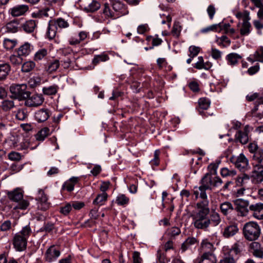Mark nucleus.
I'll list each match as a JSON object with an SVG mask.
<instances>
[{"label":"nucleus","mask_w":263,"mask_h":263,"mask_svg":"<svg viewBox=\"0 0 263 263\" xmlns=\"http://www.w3.org/2000/svg\"><path fill=\"white\" fill-rule=\"evenodd\" d=\"M108 60H109L108 56L106 54L102 53L95 55L92 60V63L96 65L99 64L100 62H105Z\"/></svg>","instance_id":"nucleus-46"},{"label":"nucleus","mask_w":263,"mask_h":263,"mask_svg":"<svg viewBox=\"0 0 263 263\" xmlns=\"http://www.w3.org/2000/svg\"><path fill=\"white\" fill-rule=\"evenodd\" d=\"M250 20L243 21L240 29V33L242 35H248L251 32V25L249 22Z\"/></svg>","instance_id":"nucleus-31"},{"label":"nucleus","mask_w":263,"mask_h":263,"mask_svg":"<svg viewBox=\"0 0 263 263\" xmlns=\"http://www.w3.org/2000/svg\"><path fill=\"white\" fill-rule=\"evenodd\" d=\"M246 242L243 240H239L236 241L230 250L229 253L233 252L236 255L240 254L244 250Z\"/></svg>","instance_id":"nucleus-20"},{"label":"nucleus","mask_w":263,"mask_h":263,"mask_svg":"<svg viewBox=\"0 0 263 263\" xmlns=\"http://www.w3.org/2000/svg\"><path fill=\"white\" fill-rule=\"evenodd\" d=\"M29 205V202L27 200H24L23 199L21 200H20V202L14 208V209L25 210L28 208Z\"/></svg>","instance_id":"nucleus-56"},{"label":"nucleus","mask_w":263,"mask_h":263,"mask_svg":"<svg viewBox=\"0 0 263 263\" xmlns=\"http://www.w3.org/2000/svg\"><path fill=\"white\" fill-rule=\"evenodd\" d=\"M78 177H72L65 182L62 186V189L66 190L69 192L73 190L74 185L78 182Z\"/></svg>","instance_id":"nucleus-27"},{"label":"nucleus","mask_w":263,"mask_h":263,"mask_svg":"<svg viewBox=\"0 0 263 263\" xmlns=\"http://www.w3.org/2000/svg\"><path fill=\"white\" fill-rule=\"evenodd\" d=\"M249 209L253 216L258 220H263V203L257 202L251 204Z\"/></svg>","instance_id":"nucleus-11"},{"label":"nucleus","mask_w":263,"mask_h":263,"mask_svg":"<svg viewBox=\"0 0 263 263\" xmlns=\"http://www.w3.org/2000/svg\"><path fill=\"white\" fill-rule=\"evenodd\" d=\"M60 255V251L54 246L49 247L45 254L46 261L51 262L55 260Z\"/></svg>","instance_id":"nucleus-14"},{"label":"nucleus","mask_w":263,"mask_h":263,"mask_svg":"<svg viewBox=\"0 0 263 263\" xmlns=\"http://www.w3.org/2000/svg\"><path fill=\"white\" fill-rule=\"evenodd\" d=\"M252 182L254 184H259L263 181V165L254 164L250 175Z\"/></svg>","instance_id":"nucleus-9"},{"label":"nucleus","mask_w":263,"mask_h":263,"mask_svg":"<svg viewBox=\"0 0 263 263\" xmlns=\"http://www.w3.org/2000/svg\"><path fill=\"white\" fill-rule=\"evenodd\" d=\"M220 210L225 215L230 213L233 209L232 204L229 202H224L220 205Z\"/></svg>","instance_id":"nucleus-39"},{"label":"nucleus","mask_w":263,"mask_h":263,"mask_svg":"<svg viewBox=\"0 0 263 263\" xmlns=\"http://www.w3.org/2000/svg\"><path fill=\"white\" fill-rule=\"evenodd\" d=\"M50 9L49 8H46L45 9L39 10L32 13V16L34 17H48L49 14L48 12L50 11Z\"/></svg>","instance_id":"nucleus-42"},{"label":"nucleus","mask_w":263,"mask_h":263,"mask_svg":"<svg viewBox=\"0 0 263 263\" xmlns=\"http://www.w3.org/2000/svg\"><path fill=\"white\" fill-rule=\"evenodd\" d=\"M71 210V205L70 203L66 204L64 206L61 208L60 212L64 215H67Z\"/></svg>","instance_id":"nucleus-64"},{"label":"nucleus","mask_w":263,"mask_h":263,"mask_svg":"<svg viewBox=\"0 0 263 263\" xmlns=\"http://www.w3.org/2000/svg\"><path fill=\"white\" fill-rule=\"evenodd\" d=\"M219 162H220L219 161L217 162L211 163L208 166V169L209 170V172L208 173L216 175L217 170L218 168Z\"/></svg>","instance_id":"nucleus-57"},{"label":"nucleus","mask_w":263,"mask_h":263,"mask_svg":"<svg viewBox=\"0 0 263 263\" xmlns=\"http://www.w3.org/2000/svg\"><path fill=\"white\" fill-rule=\"evenodd\" d=\"M60 63L58 60H54L53 62H51L48 66L47 68V71L51 73L54 71H55L59 67Z\"/></svg>","instance_id":"nucleus-55"},{"label":"nucleus","mask_w":263,"mask_h":263,"mask_svg":"<svg viewBox=\"0 0 263 263\" xmlns=\"http://www.w3.org/2000/svg\"><path fill=\"white\" fill-rule=\"evenodd\" d=\"M222 183V181L219 177L206 173L201 180V185L198 187V189L201 191V196L205 198L206 197L205 192L206 190H212L214 187H218Z\"/></svg>","instance_id":"nucleus-2"},{"label":"nucleus","mask_w":263,"mask_h":263,"mask_svg":"<svg viewBox=\"0 0 263 263\" xmlns=\"http://www.w3.org/2000/svg\"><path fill=\"white\" fill-rule=\"evenodd\" d=\"M56 29L57 27L54 24L49 23L47 35L49 39H52L55 36Z\"/></svg>","instance_id":"nucleus-44"},{"label":"nucleus","mask_w":263,"mask_h":263,"mask_svg":"<svg viewBox=\"0 0 263 263\" xmlns=\"http://www.w3.org/2000/svg\"><path fill=\"white\" fill-rule=\"evenodd\" d=\"M200 51V48L199 47L191 46L189 48V51L190 52V55L192 56V58L196 57Z\"/></svg>","instance_id":"nucleus-62"},{"label":"nucleus","mask_w":263,"mask_h":263,"mask_svg":"<svg viewBox=\"0 0 263 263\" xmlns=\"http://www.w3.org/2000/svg\"><path fill=\"white\" fill-rule=\"evenodd\" d=\"M181 26L179 22H175L171 32L172 34L176 37H178L181 31Z\"/></svg>","instance_id":"nucleus-49"},{"label":"nucleus","mask_w":263,"mask_h":263,"mask_svg":"<svg viewBox=\"0 0 263 263\" xmlns=\"http://www.w3.org/2000/svg\"><path fill=\"white\" fill-rule=\"evenodd\" d=\"M252 160L253 161V165L260 164L263 162V152L260 149L259 151L256 152L252 156Z\"/></svg>","instance_id":"nucleus-37"},{"label":"nucleus","mask_w":263,"mask_h":263,"mask_svg":"<svg viewBox=\"0 0 263 263\" xmlns=\"http://www.w3.org/2000/svg\"><path fill=\"white\" fill-rule=\"evenodd\" d=\"M8 158L12 161H19L21 159V155L19 153L12 152L8 155Z\"/></svg>","instance_id":"nucleus-60"},{"label":"nucleus","mask_w":263,"mask_h":263,"mask_svg":"<svg viewBox=\"0 0 263 263\" xmlns=\"http://www.w3.org/2000/svg\"><path fill=\"white\" fill-rule=\"evenodd\" d=\"M107 194L106 193L99 194L93 200V203L99 205H102L103 202L106 200Z\"/></svg>","instance_id":"nucleus-47"},{"label":"nucleus","mask_w":263,"mask_h":263,"mask_svg":"<svg viewBox=\"0 0 263 263\" xmlns=\"http://www.w3.org/2000/svg\"><path fill=\"white\" fill-rule=\"evenodd\" d=\"M261 229L259 224L254 221L246 223L243 227V235L249 241H255L260 236Z\"/></svg>","instance_id":"nucleus-4"},{"label":"nucleus","mask_w":263,"mask_h":263,"mask_svg":"<svg viewBox=\"0 0 263 263\" xmlns=\"http://www.w3.org/2000/svg\"><path fill=\"white\" fill-rule=\"evenodd\" d=\"M252 57L254 58V60H252L251 58H249V61L251 62L258 61L261 63H263V46L259 47L254 52Z\"/></svg>","instance_id":"nucleus-28"},{"label":"nucleus","mask_w":263,"mask_h":263,"mask_svg":"<svg viewBox=\"0 0 263 263\" xmlns=\"http://www.w3.org/2000/svg\"><path fill=\"white\" fill-rule=\"evenodd\" d=\"M25 105L29 107H37L41 105L44 101V98L42 95L32 94L31 95L29 91L27 98L24 100Z\"/></svg>","instance_id":"nucleus-8"},{"label":"nucleus","mask_w":263,"mask_h":263,"mask_svg":"<svg viewBox=\"0 0 263 263\" xmlns=\"http://www.w3.org/2000/svg\"><path fill=\"white\" fill-rule=\"evenodd\" d=\"M29 7L26 5H17L9 10V13L14 17L24 15L28 10Z\"/></svg>","instance_id":"nucleus-15"},{"label":"nucleus","mask_w":263,"mask_h":263,"mask_svg":"<svg viewBox=\"0 0 263 263\" xmlns=\"http://www.w3.org/2000/svg\"><path fill=\"white\" fill-rule=\"evenodd\" d=\"M168 232L169 235L171 236L175 237L178 235L180 233L181 231L178 227H174L169 229Z\"/></svg>","instance_id":"nucleus-63"},{"label":"nucleus","mask_w":263,"mask_h":263,"mask_svg":"<svg viewBox=\"0 0 263 263\" xmlns=\"http://www.w3.org/2000/svg\"><path fill=\"white\" fill-rule=\"evenodd\" d=\"M230 161L240 171H244L250 168L249 160L242 153L238 156H232L230 158Z\"/></svg>","instance_id":"nucleus-7"},{"label":"nucleus","mask_w":263,"mask_h":263,"mask_svg":"<svg viewBox=\"0 0 263 263\" xmlns=\"http://www.w3.org/2000/svg\"><path fill=\"white\" fill-rule=\"evenodd\" d=\"M48 52L45 48L39 49L34 54L33 60L36 62H39L47 59Z\"/></svg>","instance_id":"nucleus-25"},{"label":"nucleus","mask_w":263,"mask_h":263,"mask_svg":"<svg viewBox=\"0 0 263 263\" xmlns=\"http://www.w3.org/2000/svg\"><path fill=\"white\" fill-rule=\"evenodd\" d=\"M235 210L238 215L245 217L248 215L249 209V201L243 199H237L234 201Z\"/></svg>","instance_id":"nucleus-6"},{"label":"nucleus","mask_w":263,"mask_h":263,"mask_svg":"<svg viewBox=\"0 0 263 263\" xmlns=\"http://www.w3.org/2000/svg\"><path fill=\"white\" fill-rule=\"evenodd\" d=\"M235 139L237 141L239 142L242 144H246L249 140L248 127L246 126L243 131H238L235 134Z\"/></svg>","instance_id":"nucleus-17"},{"label":"nucleus","mask_w":263,"mask_h":263,"mask_svg":"<svg viewBox=\"0 0 263 263\" xmlns=\"http://www.w3.org/2000/svg\"><path fill=\"white\" fill-rule=\"evenodd\" d=\"M54 24L56 27L58 26L60 28H67L69 26L68 22L62 18H58Z\"/></svg>","instance_id":"nucleus-54"},{"label":"nucleus","mask_w":263,"mask_h":263,"mask_svg":"<svg viewBox=\"0 0 263 263\" xmlns=\"http://www.w3.org/2000/svg\"><path fill=\"white\" fill-rule=\"evenodd\" d=\"M17 44V41L15 39H5L3 41V45L7 50L12 49Z\"/></svg>","instance_id":"nucleus-41"},{"label":"nucleus","mask_w":263,"mask_h":263,"mask_svg":"<svg viewBox=\"0 0 263 263\" xmlns=\"http://www.w3.org/2000/svg\"><path fill=\"white\" fill-rule=\"evenodd\" d=\"M31 233L29 226L23 227L22 230L14 236L13 244L14 248L18 251H22L26 248L27 239Z\"/></svg>","instance_id":"nucleus-3"},{"label":"nucleus","mask_w":263,"mask_h":263,"mask_svg":"<svg viewBox=\"0 0 263 263\" xmlns=\"http://www.w3.org/2000/svg\"><path fill=\"white\" fill-rule=\"evenodd\" d=\"M10 71V66L8 63L0 64V80L6 78Z\"/></svg>","instance_id":"nucleus-33"},{"label":"nucleus","mask_w":263,"mask_h":263,"mask_svg":"<svg viewBox=\"0 0 263 263\" xmlns=\"http://www.w3.org/2000/svg\"><path fill=\"white\" fill-rule=\"evenodd\" d=\"M22 64L21 71L23 72H29L32 70L35 66V63L32 61L25 62Z\"/></svg>","instance_id":"nucleus-36"},{"label":"nucleus","mask_w":263,"mask_h":263,"mask_svg":"<svg viewBox=\"0 0 263 263\" xmlns=\"http://www.w3.org/2000/svg\"><path fill=\"white\" fill-rule=\"evenodd\" d=\"M220 174L223 177H233L236 175V172L234 170H229L227 167H223L221 169Z\"/></svg>","instance_id":"nucleus-43"},{"label":"nucleus","mask_w":263,"mask_h":263,"mask_svg":"<svg viewBox=\"0 0 263 263\" xmlns=\"http://www.w3.org/2000/svg\"><path fill=\"white\" fill-rule=\"evenodd\" d=\"M111 7L117 18L128 13V11L126 6L118 1H114L111 2Z\"/></svg>","instance_id":"nucleus-10"},{"label":"nucleus","mask_w":263,"mask_h":263,"mask_svg":"<svg viewBox=\"0 0 263 263\" xmlns=\"http://www.w3.org/2000/svg\"><path fill=\"white\" fill-rule=\"evenodd\" d=\"M18 23L16 22H11L6 25L8 31L14 33L18 30Z\"/></svg>","instance_id":"nucleus-51"},{"label":"nucleus","mask_w":263,"mask_h":263,"mask_svg":"<svg viewBox=\"0 0 263 263\" xmlns=\"http://www.w3.org/2000/svg\"><path fill=\"white\" fill-rule=\"evenodd\" d=\"M238 228L236 224H231L226 227L222 233L225 238H229L235 235L238 231Z\"/></svg>","instance_id":"nucleus-21"},{"label":"nucleus","mask_w":263,"mask_h":263,"mask_svg":"<svg viewBox=\"0 0 263 263\" xmlns=\"http://www.w3.org/2000/svg\"><path fill=\"white\" fill-rule=\"evenodd\" d=\"M88 34V32L82 31L79 33L78 36H71L69 40V43L71 45L79 44L81 42L87 38Z\"/></svg>","instance_id":"nucleus-19"},{"label":"nucleus","mask_w":263,"mask_h":263,"mask_svg":"<svg viewBox=\"0 0 263 263\" xmlns=\"http://www.w3.org/2000/svg\"><path fill=\"white\" fill-rule=\"evenodd\" d=\"M36 26V25L35 21L29 20L23 24L22 28L25 32L27 33H31L34 31Z\"/></svg>","instance_id":"nucleus-32"},{"label":"nucleus","mask_w":263,"mask_h":263,"mask_svg":"<svg viewBox=\"0 0 263 263\" xmlns=\"http://www.w3.org/2000/svg\"><path fill=\"white\" fill-rule=\"evenodd\" d=\"M33 49V46L31 44L26 42L17 49V53L22 58L28 56Z\"/></svg>","instance_id":"nucleus-16"},{"label":"nucleus","mask_w":263,"mask_h":263,"mask_svg":"<svg viewBox=\"0 0 263 263\" xmlns=\"http://www.w3.org/2000/svg\"><path fill=\"white\" fill-rule=\"evenodd\" d=\"M129 198L124 194L119 195L116 198V202L120 205L127 204L129 202Z\"/></svg>","instance_id":"nucleus-48"},{"label":"nucleus","mask_w":263,"mask_h":263,"mask_svg":"<svg viewBox=\"0 0 263 263\" xmlns=\"http://www.w3.org/2000/svg\"><path fill=\"white\" fill-rule=\"evenodd\" d=\"M236 17L238 19H242V22L247 20H251L250 13L248 11L243 12H238L236 14Z\"/></svg>","instance_id":"nucleus-53"},{"label":"nucleus","mask_w":263,"mask_h":263,"mask_svg":"<svg viewBox=\"0 0 263 263\" xmlns=\"http://www.w3.org/2000/svg\"><path fill=\"white\" fill-rule=\"evenodd\" d=\"M11 228V222L10 220L5 221L0 226V229L2 231H7Z\"/></svg>","instance_id":"nucleus-61"},{"label":"nucleus","mask_w":263,"mask_h":263,"mask_svg":"<svg viewBox=\"0 0 263 263\" xmlns=\"http://www.w3.org/2000/svg\"><path fill=\"white\" fill-rule=\"evenodd\" d=\"M211 102L206 98H200L198 100V105L200 109H207L210 105Z\"/></svg>","instance_id":"nucleus-45"},{"label":"nucleus","mask_w":263,"mask_h":263,"mask_svg":"<svg viewBox=\"0 0 263 263\" xmlns=\"http://www.w3.org/2000/svg\"><path fill=\"white\" fill-rule=\"evenodd\" d=\"M200 197L202 199V201L198 202L196 204L197 209L195 211H206L208 212H210L209 208V201L207 199V196L203 198L201 195V192H200Z\"/></svg>","instance_id":"nucleus-24"},{"label":"nucleus","mask_w":263,"mask_h":263,"mask_svg":"<svg viewBox=\"0 0 263 263\" xmlns=\"http://www.w3.org/2000/svg\"><path fill=\"white\" fill-rule=\"evenodd\" d=\"M241 58L240 55L235 53H230L227 56V60L231 65L236 64Z\"/></svg>","instance_id":"nucleus-38"},{"label":"nucleus","mask_w":263,"mask_h":263,"mask_svg":"<svg viewBox=\"0 0 263 263\" xmlns=\"http://www.w3.org/2000/svg\"><path fill=\"white\" fill-rule=\"evenodd\" d=\"M10 91L14 99L22 101L27 98L28 92L27 90V85L22 84H12L10 87Z\"/></svg>","instance_id":"nucleus-5"},{"label":"nucleus","mask_w":263,"mask_h":263,"mask_svg":"<svg viewBox=\"0 0 263 263\" xmlns=\"http://www.w3.org/2000/svg\"><path fill=\"white\" fill-rule=\"evenodd\" d=\"M198 263H216V257L212 253H204L199 259Z\"/></svg>","instance_id":"nucleus-23"},{"label":"nucleus","mask_w":263,"mask_h":263,"mask_svg":"<svg viewBox=\"0 0 263 263\" xmlns=\"http://www.w3.org/2000/svg\"><path fill=\"white\" fill-rule=\"evenodd\" d=\"M16 118L20 121H23L27 117V112L25 109H19L15 113Z\"/></svg>","instance_id":"nucleus-50"},{"label":"nucleus","mask_w":263,"mask_h":263,"mask_svg":"<svg viewBox=\"0 0 263 263\" xmlns=\"http://www.w3.org/2000/svg\"><path fill=\"white\" fill-rule=\"evenodd\" d=\"M50 116V111L47 109H41L35 114V118L39 122L46 121Z\"/></svg>","instance_id":"nucleus-18"},{"label":"nucleus","mask_w":263,"mask_h":263,"mask_svg":"<svg viewBox=\"0 0 263 263\" xmlns=\"http://www.w3.org/2000/svg\"><path fill=\"white\" fill-rule=\"evenodd\" d=\"M24 191L21 188L17 187L12 191H7L6 194L11 201L18 202L23 198Z\"/></svg>","instance_id":"nucleus-13"},{"label":"nucleus","mask_w":263,"mask_h":263,"mask_svg":"<svg viewBox=\"0 0 263 263\" xmlns=\"http://www.w3.org/2000/svg\"><path fill=\"white\" fill-rule=\"evenodd\" d=\"M197 240L195 237H189L182 244L181 249L183 251L186 250L190 246L195 245L197 243Z\"/></svg>","instance_id":"nucleus-40"},{"label":"nucleus","mask_w":263,"mask_h":263,"mask_svg":"<svg viewBox=\"0 0 263 263\" xmlns=\"http://www.w3.org/2000/svg\"><path fill=\"white\" fill-rule=\"evenodd\" d=\"M14 102L13 99L11 98L10 99H5L3 100L1 105L2 110L5 111H8L14 107Z\"/></svg>","instance_id":"nucleus-30"},{"label":"nucleus","mask_w":263,"mask_h":263,"mask_svg":"<svg viewBox=\"0 0 263 263\" xmlns=\"http://www.w3.org/2000/svg\"><path fill=\"white\" fill-rule=\"evenodd\" d=\"M9 61L13 66L19 67L23 63V58L18 55L12 54L9 57Z\"/></svg>","instance_id":"nucleus-34"},{"label":"nucleus","mask_w":263,"mask_h":263,"mask_svg":"<svg viewBox=\"0 0 263 263\" xmlns=\"http://www.w3.org/2000/svg\"><path fill=\"white\" fill-rule=\"evenodd\" d=\"M219 263H235V261L233 257L229 253L228 254H225Z\"/></svg>","instance_id":"nucleus-58"},{"label":"nucleus","mask_w":263,"mask_h":263,"mask_svg":"<svg viewBox=\"0 0 263 263\" xmlns=\"http://www.w3.org/2000/svg\"><path fill=\"white\" fill-rule=\"evenodd\" d=\"M102 15L105 18H117V14H115L114 10H111V7L107 3L104 5Z\"/></svg>","instance_id":"nucleus-22"},{"label":"nucleus","mask_w":263,"mask_h":263,"mask_svg":"<svg viewBox=\"0 0 263 263\" xmlns=\"http://www.w3.org/2000/svg\"><path fill=\"white\" fill-rule=\"evenodd\" d=\"M50 134V129L47 127H43L35 135V139L37 141H43Z\"/></svg>","instance_id":"nucleus-26"},{"label":"nucleus","mask_w":263,"mask_h":263,"mask_svg":"<svg viewBox=\"0 0 263 263\" xmlns=\"http://www.w3.org/2000/svg\"><path fill=\"white\" fill-rule=\"evenodd\" d=\"M87 6L84 7V9L87 12H94L100 7V4L97 1L88 0Z\"/></svg>","instance_id":"nucleus-29"},{"label":"nucleus","mask_w":263,"mask_h":263,"mask_svg":"<svg viewBox=\"0 0 263 263\" xmlns=\"http://www.w3.org/2000/svg\"><path fill=\"white\" fill-rule=\"evenodd\" d=\"M191 217L194 227L199 230L206 231L211 225L217 226L221 222L219 214L217 212H208L206 211L192 212Z\"/></svg>","instance_id":"nucleus-1"},{"label":"nucleus","mask_w":263,"mask_h":263,"mask_svg":"<svg viewBox=\"0 0 263 263\" xmlns=\"http://www.w3.org/2000/svg\"><path fill=\"white\" fill-rule=\"evenodd\" d=\"M59 87L56 85L44 87L42 89L43 93L47 96L54 95L57 93Z\"/></svg>","instance_id":"nucleus-35"},{"label":"nucleus","mask_w":263,"mask_h":263,"mask_svg":"<svg viewBox=\"0 0 263 263\" xmlns=\"http://www.w3.org/2000/svg\"><path fill=\"white\" fill-rule=\"evenodd\" d=\"M250 251L255 257L263 258V245L257 241H253L249 245Z\"/></svg>","instance_id":"nucleus-12"},{"label":"nucleus","mask_w":263,"mask_h":263,"mask_svg":"<svg viewBox=\"0 0 263 263\" xmlns=\"http://www.w3.org/2000/svg\"><path fill=\"white\" fill-rule=\"evenodd\" d=\"M157 257L160 263H167L169 260L160 250L158 251Z\"/></svg>","instance_id":"nucleus-59"},{"label":"nucleus","mask_w":263,"mask_h":263,"mask_svg":"<svg viewBox=\"0 0 263 263\" xmlns=\"http://www.w3.org/2000/svg\"><path fill=\"white\" fill-rule=\"evenodd\" d=\"M221 26V23L217 24H213L210 26L203 28L201 31L202 33H207L211 31H218V27Z\"/></svg>","instance_id":"nucleus-52"}]
</instances>
